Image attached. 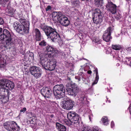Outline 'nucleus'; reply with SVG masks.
Returning <instances> with one entry per match:
<instances>
[{
  "label": "nucleus",
  "mask_w": 131,
  "mask_h": 131,
  "mask_svg": "<svg viewBox=\"0 0 131 131\" xmlns=\"http://www.w3.org/2000/svg\"><path fill=\"white\" fill-rule=\"evenodd\" d=\"M114 125V123L112 121L111 123V126L112 127H113Z\"/></svg>",
  "instance_id": "a18cd8bd"
},
{
  "label": "nucleus",
  "mask_w": 131,
  "mask_h": 131,
  "mask_svg": "<svg viewBox=\"0 0 131 131\" xmlns=\"http://www.w3.org/2000/svg\"><path fill=\"white\" fill-rule=\"evenodd\" d=\"M6 65V64L4 63L2 56L0 54V68H4Z\"/></svg>",
  "instance_id": "cd10ccee"
},
{
  "label": "nucleus",
  "mask_w": 131,
  "mask_h": 131,
  "mask_svg": "<svg viewBox=\"0 0 131 131\" xmlns=\"http://www.w3.org/2000/svg\"><path fill=\"white\" fill-rule=\"evenodd\" d=\"M112 29L111 27H108L103 35V40L106 42H109L112 38V37L111 36Z\"/></svg>",
  "instance_id": "f3484780"
},
{
  "label": "nucleus",
  "mask_w": 131,
  "mask_h": 131,
  "mask_svg": "<svg viewBox=\"0 0 131 131\" xmlns=\"http://www.w3.org/2000/svg\"><path fill=\"white\" fill-rule=\"evenodd\" d=\"M126 59L128 60V62H129L128 63L131 66V57L129 58L128 57H126Z\"/></svg>",
  "instance_id": "e433bc0d"
},
{
  "label": "nucleus",
  "mask_w": 131,
  "mask_h": 131,
  "mask_svg": "<svg viewBox=\"0 0 131 131\" xmlns=\"http://www.w3.org/2000/svg\"><path fill=\"white\" fill-rule=\"evenodd\" d=\"M104 16H94L93 17L92 20L93 23L96 24H100L103 20Z\"/></svg>",
  "instance_id": "aec40b11"
},
{
  "label": "nucleus",
  "mask_w": 131,
  "mask_h": 131,
  "mask_svg": "<svg viewBox=\"0 0 131 131\" xmlns=\"http://www.w3.org/2000/svg\"><path fill=\"white\" fill-rule=\"evenodd\" d=\"M41 70L39 67L32 66L30 68L31 74L36 79L40 77L42 74Z\"/></svg>",
  "instance_id": "f8f14e48"
},
{
  "label": "nucleus",
  "mask_w": 131,
  "mask_h": 131,
  "mask_svg": "<svg viewBox=\"0 0 131 131\" xmlns=\"http://www.w3.org/2000/svg\"><path fill=\"white\" fill-rule=\"evenodd\" d=\"M24 53V52H23V53H22V54H23Z\"/></svg>",
  "instance_id": "3c124183"
},
{
  "label": "nucleus",
  "mask_w": 131,
  "mask_h": 131,
  "mask_svg": "<svg viewBox=\"0 0 131 131\" xmlns=\"http://www.w3.org/2000/svg\"><path fill=\"white\" fill-rule=\"evenodd\" d=\"M34 40L36 41H40L42 38V35L40 30L39 29L36 28L35 30Z\"/></svg>",
  "instance_id": "a211bd4d"
},
{
  "label": "nucleus",
  "mask_w": 131,
  "mask_h": 131,
  "mask_svg": "<svg viewBox=\"0 0 131 131\" xmlns=\"http://www.w3.org/2000/svg\"><path fill=\"white\" fill-rule=\"evenodd\" d=\"M36 116H33L31 117V121H30V122L31 123L35 124L36 123Z\"/></svg>",
  "instance_id": "72a5a7b5"
},
{
  "label": "nucleus",
  "mask_w": 131,
  "mask_h": 131,
  "mask_svg": "<svg viewBox=\"0 0 131 131\" xmlns=\"http://www.w3.org/2000/svg\"><path fill=\"white\" fill-rule=\"evenodd\" d=\"M107 10L113 14H115L116 13L117 6L113 4L111 0H107V3L106 5Z\"/></svg>",
  "instance_id": "ddd939ff"
},
{
  "label": "nucleus",
  "mask_w": 131,
  "mask_h": 131,
  "mask_svg": "<svg viewBox=\"0 0 131 131\" xmlns=\"http://www.w3.org/2000/svg\"><path fill=\"white\" fill-rule=\"evenodd\" d=\"M4 127L8 131H20V127L14 121H7L4 124Z\"/></svg>",
  "instance_id": "6e6552de"
},
{
  "label": "nucleus",
  "mask_w": 131,
  "mask_h": 131,
  "mask_svg": "<svg viewBox=\"0 0 131 131\" xmlns=\"http://www.w3.org/2000/svg\"><path fill=\"white\" fill-rule=\"evenodd\" d=\"M79 98V99L80 101L82 102H83L85 98V95L84 94L81 93L80 95H79L78 97Z\"/></svg>",
  "instance_id": "473e14b6"
},
{
  "label": "nucleus",
  "mask_w": 131,
  "mask_h": 131,
  "mask_svg": "<svg viewBox=\"0 0 131 131\" xmlns=\"http://www.w3.org/2000/svg\"><path fill=\"white\" fill-rule=\"evenodd\" d=\"M8 5H7V9L6 10V12L7 13V15L10 17L14 16V12L16 10L11 7L9 8L8 7L9 4L10 3V0H0V4H1L3 7H5L6 6L7 3Z\"/></svg>",
  "instance_id": "9d476101"
},
{
  "label": "nucleus",
  "mask_w": 131,
  "mask_h": 131,
  "mask_svg": "<svg viewBox=\"0 0 131 131\" xmlns=\"http://www.w3.org/2000/svg\"><path fill=\"white\" fill-rule=\"evenodd\" d=\"M41 94L46 98H51L52 92L51 89L47 87L43 88L40 91Z\"/></svg>",
  "instance_id": "dca6fc26"
},
{
  "label": "nucleus",
  "mask_w": 131,
  "mask_h": 131,
  "mask_svg": "<svg viewBox=\"0 0 131 131\" xmlns=\"http://www.w3.org/2000/svg\"><path fill=\"white\" fill-rule=\"evenodd\" d=\"M119 19V17H117V19Z\"/></svg>",
  "instance_id": "8fccbe9b"
},
{
  "label": "nucleus",
  "mask_w": 131,
  "mask_h": 131,
  "mask_svg": "<svg viewBox=\"0 0 131 131\" xmlns=\"http://www.w3.org/2000/svg\"><path fill=\"white\" fill-rule=\"evenodd\" d=\"M55 54L60 56H62L65 54L64 52L57 50L56 49L54 53Z\"/></svg>",
  "instance_id": "c756f323"
},
{
  "label": "nucleus",
  "mask_w": 131,
  "mask_h": 131,
  "mask_svg": "<svg viewBox=\"0 0 131 131\" xmlns=\"http://www.w3.org/2000/svg\"><path fill=\"white\" fill-rule=\"evenodd\" d=\"M51 9V7L50 6H48L46 8V11H48Z\"/></svg>",
  "instance_id": "79ce46f5"
},
{
  "label": "nucleus",
  "mask_w": 131,
  "mask_h": 131,
  "mask_svg": "<svg viewBox=\"0 0 131 131\" xmlns=\"http://www.w3.org/2000/svg\"><path fill=\"white\" fill-rule=\"evenodd\" d=\"M0 43L5 42L6 44L8 46L17 44L18 43L17 40L15 39L10 32L8 30L0 27Z\"/></svg>",
  "instance_id": "7ed1b4c3"
},
{
  "label": "nucleus",
  "mask_w": 131,
  "mask_h": 131,
  "mask_svg": "<svg viewBox=\"0 0 131 131\" xmlns=\"http://www.w3.org/2000/svg\"><path fill=\"white\" fill-rule=\"evenodd\" d=\"M75 79L78 80V81H80L81 80L80 78L79 77L76 76L75 77Z\"/></svg>",
  "instance_id": "37998d69"
},
{
  "label": "nucleus",
  "mask_w": 131,
  "mask_h": 131,
  "mask_svg": "<svg viewBox=\"0 0 131 131\" xmlns=\"http://www.w3.org/2000/svg\"><path fill=\"white\" fill-rule=\"evenodd\" d=\"M108 102H110V101H108Z\"/></svg>",
  "instance_id": "603ef678"
},
{
  "label": "nucleus",
  "mask_w": 131,
  "mask_h": 131,
  "mask_svg": "<svg viewBox=\"0 0 131 131\" xmlns=\"http://www.w3.org/2000/svg\"><path fill=\"white\" fill-rule=\"evenodd\" d=\"M94 16H104L103 13L99 8L95 9L94 12Z\"/></svg>",
  "instance_id": "5701e85b"
},
{
  "label": "nucleus",
  "mask_w": 131,
  "mask_h": 131,
  "mask_svg": "<svg viewBox=\"0 0 131 131\" xmlns=\"http://www.w3.org/2000/svg\"><path fill=\"white\" fill-rule=\"evenodd\" d=\"M56 49V48H53L50 46H47L46 47L45 50L46 52L49 53H47L45 54H44L42 56H43L45 54H52V56H54V53Z\"/></svg>",
  "instance_id": "6ab92c4d"
},
{
  "label": "nucleus",
  "mask_w": 131,
  "mask_h": 131,
  "mask_svg": "<svg viewBox=\"0 0 131 131\" xmlns=\"http://www.w3.org/2000/svg\"><path fill=\"white\" fill-rule=\"evenodd\" d=\"M126 50L129 53H131V47H128L126 48Z\"/></svg>",
  "instance_id": "4c0bfd02"
},
{
  "label": "nucleus",
  "mask_w": 131,
  "mask_h": 131,
  "mask_svg": "<svg viewBox=\"0 0 131 131\" xmlns=\"http://www.w3.org/2000/svg\"><path fill=\"white\" fill-rule=\"evenodd\" d=\"M82 1H85L86 2H89V1H91V0H81Z\"/></svg>",
  "instance_id": "de8ad7c7"
},
{
  "label": "nucleus",
  "mask_w": 131,
  "mask_h": 131,
  "mask_svg": "<svg viewBox=\"0 0 131 131\" xmlns=\"http://www.w3.org/2000/svg\"><path fill=\"white\" fill-rule=\"evenodd\" d=\"M72 5L73 7L78 8L80 5V3L79 0H72L71 1Z\"/></svg>",
  "instance_id": "b1692460"
},
{
  "label": "nucleus",
  "mask_w": 131,
  "mask_h": 131,
  "mask_svg": "<svg viewBox=\"0 0 131 131\" xmlns=\"http://www.w3.org/2000/svg\"><path fill=\"white\" fill-rule=\"evenodd\" d=\"M81 131H100L97 129L94 128L93 130H91L90 128L87 126H83L81 129Z\"/></svg>",
  "instance_id": "393cba45"
},
{
  "label": "nucleus",
  "mask_w": 131,
  "mask_h": 131,
  "mask_svg": "<svg viewBox=\"0 0 131 131\" xmlns=\"http://www.w3.org/2000/svg\"><path fill=\"white\" fill-rule=\"evenodd\" d=\"M67 117L69 121L65 119L61 121V123L63 124L70 125H71V123H72L75 126H77L79 125L81 118L79 115L75 112L71 111L68 113Z\"/></svg>",
  "instance_id": "39448f33"
},
{
  "label": "nucleus",
  "mask_w": 131,
  "mask_h": 131,
  "mask_svg": "<svg viewBox=\"0 0 131 131\" xmlns=\"http://www.w3.org/2000/svg\"><path fill=\"white\" fill-rule=\"evenodd\" d=\"M4 23L3 19L1 17H0V25L3 24Z\"/></svg>",
  "instance_id": "ea45409f"
},
{
  "label": "nucleus",
  "mask_w": 131,
  "mask_h": 131,
  "mask_svg": "<svg viewBox=\"0 0 131 131\" xmlns=\"http://www.w3.org/2000/svg\"><path fill=\"white\" fill-rule=\"evenodd\" d=\"M26 110V107H24L23 108V109L21 110H20V113L23 112L24 113Z\"/></svg>",
  "instance_id": "58836bf2"
},
{
  "label": "nucleus",
  "mask_w": 131,
  "mask_h": 131,
  "mask_svg": "<svg viewBox=\"0 0 131 131\" xmlns=\"http://www.w3.org/2000/svg\"><path fill=\"white\" fill-rule=\"evenodd\" d=\"M9 91L8 89L0 88V99L2 103H5L9 100Z\"/></svg>",
  "instance_id": "9b49d317"
},
{
  "label": "nucleus",
  "mask_w": 131,
  "mask_h": 131,
  "mask_svg": "<svg viewBox=\"0 0 131 131\" xmlns=\"http://www.w3.org/2000/svg\"><path fill=\"white\" fill-rule=\"evenodd\" d=\"M52 17L54 20H58L62 25L66 27L69 24L70 21L68 18L62 14L60 12H53L52 14Z\"/></svg>",
  "instance_id": "423d86ee"
},
{
  "label": "nucleus",
  "mask_w": 131,
  "mask_h": 131,
  "mask_svg": "<svg viewBox=\"0 0 131 131\" xmlns=\"http://www.w3.org/2000/svg\"><path fill=\"white\" fill-rule=\"evenodd\" d=\"M40 27L45 32L48 38L50 39L53 42L56 41L57 39H59L60 35L56 31V29L51 26L41 24Z\"/></svg>",
  "instance_id": "20e7f679"
},
{
  "label": "nucleus",
  "mask_w": 131,
  "mask_h": 131,
  "mask_svg": "<svg viewBox=\"0 0 131 131\" xmlns=\"http://www.w3.org/2000/svg\"><path fill=\"white\" fill-rule=\"evenodd\" d=\"M51 104H53V105H54L55 106L57 105V103H56V102L54 101H51Z\"/></svg>",
  "instance_id": "c03bdc74"
},
{
  "label": "nucleus",
  "mask_w": 131,
  "mask_h": 131,
  "mask_svg": "<svg viewBox=\"0 0 131 131\" xmlns=\"http://www.w3.org/2000/svg\"><path fill=\"white\" fill-rule=\"evenodd\" d=\"M87 73L89 74H91L92 73V72L91 70H89L87 71Z\"/></svg>",
  "instance_id": "49530a36"
},
{
  "label": "nucleus",
  "mask_w": 131,
  "mask_h": 131,
  "mask_svg": "<svg viewBox=\"0 0 131 131\" xmlns=\"http://www.w3.org/2000/svg\"><path fill=\"white\" fill-rule=\"evenodd\" d=\"M19 21H16L13 23V27L14 29L20 34L24 35L29 32V22L25 19L24 17L19 16Z\"/></svg>",
  "instance_id": "f03ea898"
},
{
  "label": "nucleus",
  "mask_w": 131,
  "mask_h": 131,
  "mask_svg": "<svg viewBox=\"0 0 131 131\" xmlns=\"http://www.w3.org/2000/svg\"><path fill=\"white\" fill-rule=\"evenodd\" d=\"M54 96L57 99H60L64 97L65 95V88L62 84L56 85L53 88Z\"/></svg>",
  "instance_id": "0eeeda50"
},
{
  "label": "nucleus",
  "mask_w": 131,
  "mask_h": 131,
  "mask_svg": "<svg viewBox=\"0 0 131 131\" xmlns=\"http://www.w3.org/2000/svg\"><path fill=\"white\" fill-rule=\"evenodd\" d=\"M14 86V84L12 81L5 79L0 80V88L11 90Z\"/></svg>",
  "instance_id": "1a4fd4ad"
},
{
  "label": "nucleus",
  "mask_w": 131,
  "mask_h": 131,
  "mask_svg": "<svg viewBox=\"0 0 131 131\" xmlns=\"http://www.w3.org/2000/svg\"><path fill=\"white\" fill-rule=\"evenodd\" d=\"M54 115L52 114L46 115V119L49 122H51L54 118Z\"/></svg>",
  "instance_id": "bb28decb"
},
{
  "label": "nucleus",
  "mask_w": 131,
  "mask_h": 131,
  "mask_svg": "<svg viewBox=\"0 0 131 131\" xmlns=\"http://www.w3.org/2000/svg\"><path fill=\"white\" fill-rule=\"evenodd\" d=\"M64 101L62 106L64 109L67 110L71 109L74 105V102L69 98L67 99Z\"/></svg>",
  "instance_id": "2eb2a0df"
},
{
  "label": "nucleus",
  "mask_w": 131,
  "mask_h": 131,
  "mask_svg": "<svg viewBox=\"0 0 131 131\" xmlns=\"http://www.w3.org/2000/svg\"><path fill=\"white\" fill-rule=\"evenodd\" d=\"M128 110H129L130 114L131 115V104L129 105L128 108Z\"/></svg>",
  "instance_id": "a19ab883"
},
{
  "label": "nucleus",
  "mask_w": 131,
  "mask_h": 131,
  "mask_svg": "<svg viewBox=\"0 0 131 131\" xmlns=\"http://www.w3.org/2000/svg\"><path fill=\"white\" fill-rule=\"evenodd\" d=\"M40 66L47 70H54L56 67L57 61L51 54H45L40 57L39 61Z\"/></svg>",
  "instance_id": "f257e3e1"
},
{
  "label": "nucleus",
  "mask_w": 131,
  "mask_h": 131,
  "mask_svg": "<svg viewBox=\"0 0 131 131\" xmlns=\"http://www.w3.org/2000/svg\"><path fill=\"white\" fill-rule=\"evenodd\" d=\"M112 48L116 50H120L122 49V45L119 44L112 45Z\"/></svg>",
  "instance_id": "a878e982"
},
{
  "label": "nucleus",
  "mask_w": 131,
  "mask_h": 131,
  "mask_svg": "<svg viewBox=\"0 0 131 131\" xmlns=\"http://www.w3.org/2000/svg\"><path fill=\"white\" fill-rule=\"evenodd\" d=\"M102 0H95V4L97 7H101L102 6Z\"/></svg>",
  "instance_id": "7c9ffc66"
},
{
  "label": "nucleus",
  "mask_w": 131,
  "mask_h": 131,
  "mask_svg": "<svg viewBox=\"0 0 131 131\" xmlns=\"http://www.w3.org/2000/svg\"><path fill=\"white\" fill-rule=\"evenodd\" d=\"M101 120L104 125L107 124L109 121L107 117L105 116H103L101 118Z\"/></svg>",
  "instance_id": "c85d7f7f"
},
{
  "label": "nucleus",
  "mask_w": 131,
  "mask_h": 131,
  "mask_svg": "<svg viewBox=\"0 0 131 131\" xmlns=\"http://www.w3.org/2000/svg\"><path fill=\"white\" fill-rule=\"evenodd\" d=\"M24 59L26 61L29 60H30L29 54L27 53V51L25 54Z\"/></svg>",
  "instance_id": "f704fd0d"
},
{
  "label": "nucleus",
  "mask_w": 131,
  "mask_h": 131,
  "mask_svg": "<svg viewBox=\"0 0 131 131\" xmlns=\"http://www.w3.org/2000/svg\"><path fill=\"white\" fill-rule=\"evenodd\" d=\"M56 127L59 131H66V128L65 126L58 122L56 124Z\"/></svg>",
  "instance_id": "412c9836"
},
{
  "label": "nucleus",
  "mask_w": 131,
  "mask_h": 131,
  "mask_svg": "<svg viewBox=\"0 0 131 131\" xmlns=\"http://www.w3.org/2000/svg\"><path fill=\"white\" fill-rule=\"evenodd\" d=\"M47 43L46 41L44 40H42V41L39 42V45L41 47L46 46Z\"/></svg>",
  "instance_id": "2f4dec72"
},
{
  "label": "nucleus",
  "mask_w": 131,
  "mask_h": 131,
  "mask_svg": "<svg viewBox=\"0 0 131 131\" xmlns=\"http://www.w3.org/2000/svg\"><path fill=\"white\" fill-rule=\"evenodd\" d=\"M66 91L70 95L75 96L78 92L79 89L74 85H71L69 86H67L66 88Z\"/></svg>",
  "instance_id": "4468645a"
},
{
  "label": "nucleus",
  "mask_w": 131,
  "mask_h": 131,
  "mask_svg": "<svg viewBox=\"0 0 131 131\" xmlns=\"http://www.w3.org/2000/svg\"><path fill=\"white\" fill-rule=\"evenodd\" d=\"M126 1H130V0H126Z\"/></svg>",
  "instance_id": "09e8293b"
},
{
  "label": "nucleus",
  "mask_w": 131,
  "mask_h": 131,
  "mask_svg": "<svg viewBox=\"0 0 131 131\" xmlns=\"http://www.w3.org/2000/svg\"><path fill=\"white\" fill-rule=\"evenodd\" d=\"M94 70L93 71L94 72H96V77L94 81L92 83V85L97 83L99 79L98 69L95 67H94Z\"/></svg>",
  "instance_id": "4be33fe9"
},
{
  "label": "nucleus",
  "mask_w": 131,
  "mask_h": 131,
  "mask_svg": "<svg viewBox=\"0 0 131 131\" xmlns=\"http://www.w3.org/2000/svg\"><path fill=\"white\" fill-rule=\"evenodd\" d=\"M27 53L29 54L30 60L31 59H32L34 58V53L33 52H30L29 51H28Z\"/></svg>",
  "instance_id": "c9c22d12"
}]
</instances>
